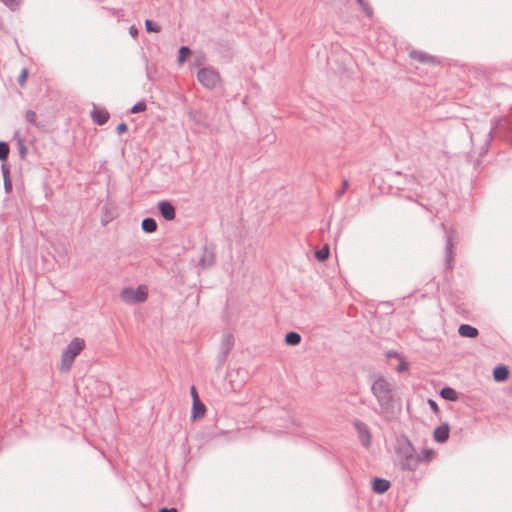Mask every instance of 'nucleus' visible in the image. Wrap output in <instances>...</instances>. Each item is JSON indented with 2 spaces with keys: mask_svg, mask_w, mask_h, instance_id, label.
<instances>
[{
  "mask_svg": "<svg viewBox=\"0 0 512 512\" xmlns=\"http://www.w3.org/2000/svg\"><path fill=\"white\" fill-rule=\"evenodd\" d=\"M371 392L379 405L378 413L389 419L394 414V386L386 378L378 375L371 384Z\"/></svg>",
  "mask_w": 512,
  "mask_h": 512,
  "instance_id": "f257e3e1",
  "label": "nucleus"
},
{
  "mask_svg": "<svg viewBox=\"0 0 512 512\" xmlns=\"http://www.w3.org/2000/svg\"><path fill=\"white\" fill-rule=\"evenodd\" d=\"M395 453L402 470L415 471L421 463L420 454H417L411 441L404 435L396 439Z\"/></svg>",
  "mask_w": 512,
  "mask_h": 512,
  "instance_id": "f03ea898",
  "label": "nucleus"
},
{
  "mask_svg": "<svg viewBox=\"0 0 512 512\" xmlns=\"http://www.w3.org/2000/svg\"><path fill=\"white\" fill-rule=\"evenodd\" d=\"M85 347V341L82 338L75 337L68 346L64 349L61 357L60 370L67 372L71 369V366L75 358L81 353Z\"/></svg>",
  "mask_w": 512,
  "mask_h": 512,
  "instance_id": "7ed1b4c3",
  "label": "nucleus"
},
{
  "mask_svg": "<svg viewBox=\"0 0 512 512\" xmlns=\"http://www.w3.org/2000/svg\"><path fill=\"white\" fill-rule=\"evenodd\" d=\"M147 297L148 289L145 285H139L136 289L126 287L120 293L121 300L127 304L143 303Z\"/></svg>",
  "mask_w": 512,
  "mask_h": 512,
  "instance_id": "20e7f679",
  "label": "nucleus"
},
{
  "mask_svg": "<svg viewBox=\"0 0 512 512\" xmlns=\"http://www.w3.org/2000/svg\"><path fill=\"white\" fill-rule=\"evenodd\" d=\"M197 79L203 87L209 90L216 88L221 82L219 72L213 67H204L199 69L197 72Z\"/></svg>",
  "mask_w": 512,
  "mask_h": 512,
  "instance_id": "39448f33",
  "label": "nucleus"
},
{
  "mask_svg": "<svg viewBox=\"0 0 512 512\" xmlns=\"http://www.w3.org/2000/svg\"><path fill=\"white\" fill-rule=\"evenodd\" d=\"M234 346V337L231 333H225L221 339L220 353L218 355L219 362L222 364L226 361L228 354Z\"/></svg>",
  "mask_w": 512,
  "mask_h": 512,
  "instance_id": "423d86ee",
  "label": "nucleus"
},
{
  "mask_svg": "<svg viewBox=\"0 0 512 512\" xmlns=\"http://www.w3.org/2000/svg\"><path fill=\"white\" fill-rule=\"evenodd\" d=\"M157 206H158V210H159L161 216L165 220L172 221L175 219L176 211H175V207L172 205L171 202H169L167 200H163V201H160Z\"/></svg>",
  "mask_w": 512,
  "mask_h": 512,
  "instance_id": "0eeeda50",
  "label": "nucleus"
},
{
  "mask_svg": "<svg viewBox=\"0 0 512 512\" xmlns=\"http://www.w3.org/2000/svg\"><path fill=\"white\" fill-rule=\"evenodd\" d=\"M354 427H355L356 431L358 432V436H359L361 443L365 447H368L371 443V434H370V431H369L367 425L361 421H355Z\"/></svg>",
  "mask_w": 512,
  "mask_h": 512,
  "instance_id": "6e6552de",
  "label": "nucleus"
},
{
  "mask_svg": "<svg viewBox=\"0 0 512 512\" xmlns=\"http://www.w3.org/2000/svg\"><path fill=\"white\" fill-rule=\"evenodd\" d=\"M214 260H215V255H214L213 251L208 250L206 246L203 247L202 254L198 261L199 265L203 269H206V268L211 267L214 264Z\"/></svg>",
  "mask_w": 512,
  "mask_h": 512,
  "instance_id": "1a4fd4ad",
  "label": "nucleus"
},
{
  "mask_svg": "<svg viewBox=\"0 0 512 512\" xmlns=\"http://www.w3.org/2000/svg\"><path fill=\"white\" fill-rule=\"evenodd\" d=\"M453 247H454V243H453L452 234L447 233V235H446V247H445V252H446L445 261H446V265H447L448 268L452 267V262L454 260Z\"/></svg>",
  "mask_w": 512,
  "mask_h": 512,
  "instance_id": "9d476101",
  "label": "nucleus"
},
{
  "mask_svg": "<svg viewBox=\"0 0 512 512\" xmlns=\"http://www.w3.org/2000/svg\"><path fill=\"white\" fill-rule=\"evenodd\" d=\"M449 431H450V428H449V425L447 423H444V424L438 426L434 430V439H435V441H437L439 443L446 442L448 440V438H449Z\"/></svg>",
  "mask_w": 512,
  "mask_h": 512,
  "instance_id": "9b49d317",
  "label": "nucleus"
},
{
  "mask_svg": "<svg viewBox=\"0 0 512 512\" xmlns=\"http://www.w3.org/2000/svg\"><path fill=\"white\" fill-rule=\"evenodd\" d=\"M502 121H503V118L501 117H497V118H493L491 120V128L490 130L484 135V139H483V142L486 146H488L490 144V142L492 141L493 139V134L494 132L501 126L502 124Z\"/></svg>",
  "mask_w": 512,
  "mask_h": 512,
  "instance_id": "f8f14e48",
  "label": "nucleus"
},
{
  "mask_svg": "<svg viewBox=\"0 0 512 512\" xmlns=\"http://www.w3.org/2000/svg\"><path fill=\"white\" fill-rule=\"evenodd\" d=\"M91 117L98 125H104L109 119V113L105 109L94 108Z\"/></svg>",
  "mask_w": 512,
  "mask_h": 512,
  "instance_id": "ddd939ff",
  "label": "nucleus"
},
{
  "mask_svg": "<svg viewBox=\"0 0 512 512\" xmlns=\"http://www.w3.org/2000/svg\"><path fill=\"white\" fill-rule=\"evenodd\" d=\"M390 488V482L383 478H375L373 480L372 489L375 493L383 494Z\"/></svg>",
  "mask_w": 512,
  "mask_h": 512,
  "instance_id": "4468645a",
  "label": "nucleus"
},
{
  "mask_svg": "<svg viewBox=\"0 0 512 512\" xmlns=\"http://www.w3.org/2000/svg\"><path fill=\"white\" fill-rule=\"evenodd\" d=\"M410 57L421 63H436V59L433 56L428 55L422 51L414 50L410 53Z\"/></svg>",
  "mask_w": 512,
  "mask_h": 512,
  "instance_id": "2eb2a0df",
  "label": "nucleus"
},
{
  "mask_svg": "<svg viewBox=\"0 0 512 512\" xmlns=\"http://www.w3.org/2000/svg\"><path fill=\"white\" fill-rule=\"evenodd\" d=\"M458 333L462 337L475 338L478 336V330L468 324H462L459 326Z\"/></svg>",
  "mask_w": 512,
  "mask_h": 512,
  "instance_id": "dca6fc26",
  "label": "nucleus"
},
{
  "mask_svg": "<svg viewBox=\"0 0 512 512\" xmlns=\"http://www.w3.org/2000/svg\"><path fill=\"white\" fill-rule=\"evenodd\" d=\"M509 376V370L506 366L500 365L493 370L494 380L497 382L505 381Z\"/></svg>",
  "mask_w": 512,
  "mask_h": 512,
  "instance_id": "f3484780",
  "label": "nucleus"
},
{
  "mask_svg": "<svg viewBox=\"0 0 512 512\" xmlns=\"http://www.w3.org/2000/svg\"><path fill=\"white\" fill-rule=\"evenodd\" d=\"M206 408L205 405L200 402L198 395H195L193 401V414L192 418L196 419L197 417H201L205 414Z\"/></svg>",
  "mask_w": 512,
  "mask_h": 512,
  "instance_id": "a211bd4d",
  "label": "nucleus"
},
{
  "mask_svg": "<svg viewBox=\"0 0 512 512\" xmlns=\"http://www.w3.org/2000/svg\"><path fill=\"white\" fill-rule=\"evenodd\" d=\"M141 227L146 233H153L157 230V223L153 218H144Z\"/></svg>",
  "mask_w": 512,
  "mask_h": 512,
  "instance_id": "6ab92c4d",
  "label": "nucleus"
},
{
  "mask_svg": "<svg viewBox=\"0 0 512 512\" xmlns=\"http://www.w3.org/2000/svg\"><path fill=\"white\" fill-rule=\"evenodd\" d=\"M440 395L445 400H449V401H456V400H458L457 392L453 388H450V387L443 388L440 391Z\"/></svg>",
  "mask_w": 512,
  "mask_h": 512,
  "instance_id": "aec40b11",
  "label": "nucleus"
},
{
  "mask_svg": "<svg viewBox=\"0 0 512 512\" xmlns=\"http://www.w3.org/2000/svg\"><path fill=\"white\" fill-rule=\"evenodd\" d=\"M301 342V336L297 332H289L285 336V343L290 346H296Z\"/></svg>",
  "mask_w": 512,
  "mask_h": 512,
  "instance_id": "412c9836",
  "label": "nucleus"
},
{
  "mask_svg": "<svg viewBox=\"0 0 512 512\" xmlns=\"http://www.w3.org/2000/svg\"><path fill=\"white\" fill-rule=\"evenodd\" d=\"M2 173L4 178V188L6 193H10L12 191V183L9 178V170L5 165L2 166Z\"/></svg>",
  "mask_w": 512,
  "mask_h": 512,
  "instance_id": "4be33fe9",
  "label": "nucleus"
},
{
  "mask_svg": "<svg viewBox=\"0 0 512 512\" xmlns=\"http://www.w3.org/2000/svg\"><path fill=\"white\" fill-rule=\"evenodd\" d=\"M24 117L28 123L34 125L35 127L40 126L39 122L37 121V114L33 110H27L24 114Z\"/></svg>",
  "mask_w": 512,
  "mask_h": 512,
  "instance_id": "5701e85b",
  "label": "nucleus"
},
{
  "mask_svg": "<svg viewBox=\"0 0 512 512\" xmlns=\"http://www.w3.org/2000/svg\"><path fill=\"white\" fill-rule=\"evenodd\" d=\"M9 145L6 142L0 141V160L5 161L9 155Z\"/></svg>",
  "mask_w": 512,
  "mask_h": 512,
  "instance_id": "b1692460",
  "label": "nucleus"
},
{
  "mask_svg": "<svg viewBox=\"0 0 512 512\" xmlns=\"http://www.w3.org/2000/svg\"><path fill=\"white\" fill-rule=\"evenodd\" d=\"M315 257L319 260V261H324L326 260L328 257H329V248L328 246H324L323 248L317 250L315 252Z\"/></svg>",
  "mask_w": 512,
  "mask_h": 512,
  "instance_id": "393cba45",
  "label": "nucleus"
},
{
  "mask_svg": "<svg viewBox=\"0 0 512 512\" xmlns=\"http://www.w3.org/2000/svg\"><path fill=\"white\" fill-rule=\"evenodd\" d=\"M190 53L191 51L188 47L182 46L179 49L178 62L182 64Z\"/></svg>",
  "mask_w": 512,
  "mask_h": 512,
  "instance_id": "a878e982",
  "label": "nucleus"
},
{
  "mask_svg": "<svg viewBox=\"0 0 512 512\" xmlns=\"http://www.w3.org/2000/svg\"><path fill=\"white\" fill-rule=\"evenodd\" d=\"M145 27L148 32H156L157 33V32H160V30H161V27L159 25L155 24L151 20L145 21Z\"/></svg>",
  "mask_w": 512,
  "mask_h": 512,
  "instance_id": "bb28decb",
  "label": "nucleus"
},
{
  "mask_svg": "<svg viewBox=\"0 0 512 512\" xmlns=\"http://www.w3.org/2000/svg\"><path fill=\"white\" fill-rule=\"evenodd\" d=\"M146 110V103L144 101L137 102L130 110L131 113L136 114Z\"/></svg>",
  "mask_w": 512,
  "mask_h": 512,
  "instance_id": "cd10ccee",
  "label": "nucleus"
},
{
  "mask_svg": "<svg viewBox=\"0 0 512 512\" xmlns=\"http://www.w3.org/2000/svg\"><path fill=\"white\" fill-rule=\"evenodd\" d=\"M357 2L359 3V5L361 6V8L363 9V11L365 12V14L368 16V17H371L372 16V9L371 7L369 6L368 2H366V0H357Z\"/></svg>",
  "mask_w": 512,
  "mask_h": 512,
  "instance_id": "c85d7f7f",
  "label": "nucleus"
},
{
  "mask_svg": "<svg viewBox=\"0 0 512 512\" xmlns=\"http://www.w3.org/2000/svg\"><path fill=\"white\" fill-rule=\"evenodd\" d=\"M27 77H28V70L26 68H23L18 76V83L21 87H23L25 85V82L27 80Z\"/></svg>",
  "mask_w": 512,
  "mask_h": 512,
  "instance_id": "c756f323",
  "label": "nucleus"
},
{
  "mask_svg": "<svg viewBox=\"0 0 512 512\" xmlns=\"http://www.w3.org/2000/svg\"><path fill=\"white\" fill-rule=\"evenodd\" d=\"M7 7L15 10L19 7L21 0H1Z\"/></svg>",
  "mask_w": 512,
  "mask_h": 512,
  "instance_id": "7c9ffc66",
  "label": "nucleus"
},
{
  "mask_svg": "<svg viewBox=\"0 0 512 512\" xmlns=\"http://www.w3.org/2000/svg\"><path fill=\"white\" fill-rule=\"evenodd\" d=\"M348 187H349V181L346 179L343 180L342 188L338 192H336V198L337 199L341 198L344 195V193L346 192V190L348 189Z\"/></svg>",
  "mask_w": 512,
  "mask_h": 512,
  "instance_id": "2f4dec72",
  "label": "nucleus"
},
{
  "mask_svg": "<svg viewBox=\"0 0 512 512\" xmlns=\"http://www.w3.org/2000/svg\"><path fill=\"white\" fill-rule=\"evenodd\" d=\"M17 148L21 159H24L27 155V148L25 146V142L17 144Z\"/></svg>",
  "mask_w": 512,
  "mask_h": 512,
  "instance_id": "473e14b6",
  "label": "nucleus"
},
{
  "mask_svg": "<svg viewBox=\"0 0 512 512\" xmlns=\"http://www.w3.org/2000/svg\"><path fill=\"white\" fill-rule=\"evenodd\" d=\"M433 451L430 449H424L421 453V462L422 461H429L432 458Z\"/></svg>",
  "mask_w": 512,
  "mask_h": 512,
  "instance_id": "72a5a7b5",
  "label": "nucleus"
},
{
  "mask_svg": "<svg viewBox=\"0 0 512 512\" xmlns=\"http://www.w3.org/2000/svg\"><path fill=\"white\" fill-rule=\"evenodd\" d=\"M127 129H128V127H127L126 123L122 122V123H120V124L116 127V132H117L118 134H122V133L126 132V131H127Z\"/></svg>",
  "mask_w": 512,
  "mask_h": 512,
  "instance_id": "f704fd0d",
  "label": "nucleus"
},
{
  "mask_svg": "<svg viewBox=\"0 0 512 512\" xmlns=\"http://www.w3.org/2000/svg\"><path fill=\"white\" fill-rule=\"evenodd\" d=\"M14 140L16 141V144H19L21 142H25L23 136L19 131H15L13 135Z\"/></svg>",
  "mask_w": 512,
  "mask_h": 512,
  "instance_id": "c9c22d12",
  "label": "nucleus"
},
{
  "mask_svg": "<svg viewBox=\"0 0 512 512\" xmlns=\"http://www.w3.org/2000/svg\"><path fill=\"white\" fill-rule=\"evenodd\" d=\"M408 370V363L404 360L400 362V364L397 367L398 372H403Z\"/></svg>",
  "mask_w": 512,
  "mask_h": 512,
  "instance_id": "e433bc0d",
  "label": "nucleus"
},
{
  "mask_svg": "<svg viewBox=\"0 0 512 512\" xmlns=\"http://www.w3.org/2000/svg\"><path fill=\"white\" fill-rule=\"evenodd\" d=\"M428 404H429L430 408H431L435 413H437V412L439 411L438 405H437V403H436L434 400L429 399V400H428Z\"/></svg>",
  "mask_w": 512,
  "mask_h": 512,
  "instance_id": "4c0bfd02",
  "label": "nucleus"
},
{
  "mask_svg": "<svg viewBox=\"0 0 512 512\" xmlns=\"http://www.w3.org/2000/svg\"><path fill=\"white\" fill-rule=\"evenodd\" d=\"M129 33L131 34L132 37H136L138 35V30L136 27L131 26L129 28Z\"/></svg>",
  "mask_w": 512,
  "mask_h": 512,
  "instance_id": "58836bf2",
  "label": "nucleus"
},
{
  "mask_svg": "<svg viewBox=\"0 0 512 512\" xmlns=\"http://www.w3.org/2000/svg\"><path fill=\"white\" fill-rule=\"evenodd\" d=\"M160 512H177L175 508H162Z\"/></svg>",
  "mask_w": 512,
  "mask_h": 512,
  "instance_id": "ea45409f",
  "label": "nucleus"
},
{
  "mask_svg": "<svg viewBox=\"0 0 512 512\" xmlns=\"http://www.w3.org/2000/svg\"><path fill=\"white\" fill-rule=\"evenodd\" d=\"M191 394H192L193 398L195 397V395H197V392H196V389L194 386L191 387Z\"/></svg>",
  "mask_w": 512,
  "mask_h": 512,
  "instance_id": "a19ab883",
  "label": "nucleus"
},
{
  "mask_svg": "<svg viewBox=\"0 0 512 512\" xmlns=\"http://www.w3.org/2000/svg\"><path fill=\"white\" fill-rule=\"evenodd\" d=\"M475 137L476 135L474 133H471L470 134V139H471V142L474 143L475 142Z\"/></svg>",
  "mask_w": 512,
  "mask_h": 512,
  "instance_id": "79ce46f5",
  "label": "nucleus"
},
{
  "mask_svg": "<svg viewBox=\"0 0 512 512\" xmlns=\"http://www.w3.org/2000/svg\"><path fill=\"white\" fill-rule=\"evenodd\" d=\"M392 356H397V353L396 352H389L388 353V357H392Z\"/></svg>",
  "mask_w": 512,
  "mask_h": 512,
  "instance_id": "37998d69",
  "label": "nucleus"
}]
</instances>
